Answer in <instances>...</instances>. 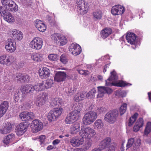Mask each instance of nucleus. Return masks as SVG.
Wrapping results in <instances>:
<instances>
[{
  "instance_id": "obj_24",
  "label": "nucleus",
  "mask_w": 151,
  "mask_h": 151,
  "mask_svg": "<svg viewBox=\"0 0 151 151\" xmlns=\"http://www.w3.org/2000/svg\"><path fill=\"white\" fill-rule=\"evenodd\" d=\"M66 76V74L65 72H58L56 73L54 77V80L58 82L63 81L65 80Z\"/></svg>"
},
{
  "instance_id": "obj_13",
  "label": "nucleus",
  "mask_w": 151,
  "mask_h": 151,
  "mask_svg": "<svg viewBox=\"0 0 151 151\" xmlns=\"http://www.w3.org/2000/svg\"><path fill=\"white\" fill-rule=\"evenodd\" d=\"M27 128L28 126L26 124L20 123L16 127L15 129V132L17 134L18 136L23 135L27 131Z\"/></svg>"
},
{
  "instance_id": "obj_47",
  "label": "nucleus",
  "mask_w": 151,
  "mask_h": 151,
  "mask_svg": "<svg viewBox=\"0 0 151 151\" xmlns=\"http://www.w3.org/2000/svg\"><path fill=\"white\" fill-rule=\"evenodd\" d=\"M135 142V138H131L128 139V142L127 144V149L129 148L132 146L134 147V145Z\"/></svg>"
},
{
  "instance_id": "obj_42",
  "label": "nucleus",
  "mask_w": 151,
  "mask_h": 151,
  "mask_svg": "<svg viewBox=\"0 0 151 151\" xmlns=\"http://www.w3.org/2000/svg\"><path fill=\"white\" fill-rule=\"evenodd\" d=\"M6 59V64L5 65H10L14 62L15 59L14 57L12 56H9L7 57Z\"/></svg>"
},
{
  "instance_id": "obj_39",
  "label": "nucleus",
  "mask_w": 151,
  "mask_h": 151,
  "mask_svg": "<svg viewBox=\"0 0 151 151\" xmlns=\"http://www.w3.org/2000/svg\"><path fill=\"white\" fill-rule=\"evenodd\" d=\"M67 40L65 37L61 36L59 40L57 42V44L59 45L63 46L65 45L67 42Z\"/></svg>"
},
{
  "instance_id": "obj_26",
  "label": "nucleus",
  "mask_w": 151,
  "mask_h": 151,
  "mask_svg": "<svg viewBox=\"0 0 151 151\" xmlns=\"http://www.w3.org/2000/svg\"><path fill=\"white\" fill-rule=\"evenodd\" d=\"M35 25L40 32H43L46 30V26L39 19L35 21Z\"/></svg>"
},
{
  "instance_id": "obj_2",
  "label": "nucleus",
  "mask_w": 151,
  "mask_h": 151,
  "mask_svg": "<svg viewBox=\"0 0 151 151\" xmlns=\"http://www.w3.org/2000/svg\"><path fill=\"white\" fill-rule=\"evenodd\" d=\"M111 75L107 80H106V86H115L119 87H124L127 86H131V83H127L123 81H119L118 83H114L118 79V77L115 71L111 72Z\"/></svg>"
},
{
  "instance_id": "obj_56",
  "label": "nucleus",
  "mask_w": 151,
  "mask_h": 151,
  "mask_svg": "<svg viewBox=\"0 0 151 151\" xmlns=\"http://www.w3.org/2000/svg\"><path fill=\"white\" fill-rule=\"evenodd\" d=\"M115 147V143H113L109 147L108 150L106 151H114Z\"/></svg>"
},
{
  "instance_id": "obj_25",
  "label": "nucleus",
  "mask_w": 151,
  "mask_h": 151,
  "mask_svg": "<svg viewBox=\"0 0 151 151\" xmlns=\"http://www.w3.org/2000/svg\"><path fill=\"white\" fill-rule=\"evenodd\" d=\"M12 126L11 124L9 122L5 123L3 127L0 130V132L2 134H6L9 133L12 130Z\"/></svg>"
},
{
  "instance_id": "obj_19",
  "label": "nucleus",
  "mask_w": 151,
  "mask_h": 151,
  "mask_svg": "<svg viewBox=\"0 0 151 151\" xmlns=\"http://www.w3.org/2000/svg\"><path fill=\"white\" fill-rule=\"evenodd\" d=\"M6 50L9 52H12L16 50V43L12 39H8V42L5 45Z\"/></svg>"
},
{
  "instance_id": "obj_29",
  "label": "nucleus",
  "mask_w": 151,
  "mask_h": 151,
  "mask_svg": "<svg viewBox=\"0 0 151 151\" xmlns=\"http://www.w3.org/2000/svg\"><path fill=\"white\" fill-rule=\"evenodd\" d=\"M8 106L7 101H4L0 105V118L5 113Z\"/></svg>"
},
{
  "instance_id": "obj_58",
  "label": "nucleus",
  "mask_w": 151,
  "mask_h": 151,
  "mask_svg": "<svg viewBox=\"0 0 151 151\" xmlns=\"http://www.w3.org/2000/svg\"><path fill=\"white\" fill-rule=\"evenodd\" d=\"M79 73L82 75H86L88 74V71L86 70H80L78 71Z\"/></svg>"
},
{
  "instance_id": "obj_12",
  "label": "nucleus",
  "mask_w": 151,
  "mask_h": 151,
  "mask_svg": "<svg viewBox=\"0 0 151 151\" xmlns=\"http://www.w3.org/2000/svg\"><path fill=\"white\" fill-rule=\"evenodd\" d=\"M69 51L73 55H79L81 51L80 46L78 44H72L69 47Z\"/></svg>"
},
{
  "instance_id": "obj_38",
  "label": "nucleus",
  "mask_w": 151,
  "mask_h": 151,
  "mask_svg": "<svg viewBox=\"0 0 151 151\" xmlns=\"http://www.w3.org/2000/svg\"><path fill=\"white\" fill-rule=\"evenodd\" d=\"M35 88H36V91H41L46 89L45 87V83L42 82L37 83L35 85Z\"/></svg>"
},
{
  "instance_id": "obj_5",
  "label": "nucleus",
  "mask_w": 151,
  "mask_h": 151,
  "mask_svg": "<svg viewBox=\"0 0 151 151\" xmlns=\"http://www.w3.org/2000/svg\"><path fill=\"white\" fill-rule=\"evenodd\" d=\"M63 109L61 108L54 109L50 110L48 113L47 118L50 122L56 120L61 114Z\"/></svg>"
},
{
  "instance_id": "obj_36",
  "label": "nucleus",
  "mask_w": 151,
  "mask_h": 151,
  "mask_svg": "<svg viewBox=\"0 0 151 151\" xmlns=\"http://www.w3.org/2000/svg\"><path fill=\"white\" fill-rule=\"evenodd\" d=\"M104 126V123L101 119H97L94 124V127L95 128L100 129Z\"/></svg>"
},
{
  "instance_id": "obj_14",
  "label": "nucleus",
  "mask_w": 151,
  "mask_h": 151,
  "mask_svg": "<svg viewBox=\"0 0 151 151\" xmlns=\"http://www.w3.org/2000/svg\"><path fill=\"white\" fill-rule=\"evenodd\" d=\"M77 6L78 9L80 11H82L81 13L84 14L87 13L88 6L85 5L84 1L82 0H78L77 1Z\"/></svg>"
},
{
  "instance_id": "obj_64",
  "label": "nucleus",
  "mask_w": 151,
  "mask_h": 151,
  "mask_svg": "<svg viewBox=\"0 0 151 151\" xmlns=\"http://www.w3.org/2000/svg\"><path fill=\"white\" fill-rule=\"evenodd\" d=\"M97 78L98 80L100 81H102L103 79V77L100 75H98L97 76Z\"/></svg>"
},
{
  "instance_id": "obj_44",
  "label": "nucleus",
  "mask_w": 151,
  "mask_h": 151,
  "mask_svg": "<svg viewBox=\"0 0 151 151\" xmlns=\"http://www.w3.org/2000/svg\"><path fill=\"white\" fill-rule=\"evenodd\" d=\"M85 97L84 94L83 93L76 94L74 98V100L76 102L80 101L84 99Z\"/></svg>"
},
{
  "instance_id": "obj_31",
  "label": "nucleus",
  "mask_w": 151,
  "mask_h": 151,
  "mask_svg": "<svg viewBox=\"0 0 151 151\" xmlns=\"http://www.w3.org/2000/svg\"><path fill=\"white\" fill-rule=\"evenodd\" d=\"M111 33L112 30L110 28H106L101 31V37L104 39H105L111 34Z\"/></svg>"
},
{
  "instance_id": "obj_63",
  "label": "nucleus",
  "mask_w": 151,
  "mask_h": 151,
  "mask_svg": "<svg viewBox=\"0 0 151 151\" xmlns=\"http://www.w3.org/2000/svg\"><path fill=\"white\" fill-rule=\"evenodd\" d=\"M52 21H49V23H50V24L51 25V26H55L56 24V23L54 21H52Z\"/></svg>"
},
{
  "instance_id": "obj_21",
  "label": "nucleus",
  "mask_w": 151,
  "mask_h": 151,
  "mask_svg": "<svg viewBox=\"0 0 151 151\" xmlns=\"http://www.w3.org/2000/svg\"><path fill=\"white\" fill-rule=\"evenodd\" d=\"M113 143H115L116 145V144L115 143H111V139L110 137H107L103 140L99 144V147L100 149L102 150L104 149L106 147H107V150H108V147L111 146Z\"/></svg>"
},
{
  "instance_id": "obj_34",
  "label": "nucleus",
  "mask_w": 151,
  "mask_h": 151,
  "mask_svg": "<svg viewBox=\"0 0 151 151\" xmlns=\"http://www.w3.org/2000/svg\"><path fill=\"white\" fill-rule=\"evenodd\" d=\"M3 17L4 19L8 23H12L14 22V17L9 11L5 13V14Z\"/></svg>"
},
{
  "instance_id": "obj_37",
  "label": "nucleus",
  "mask_w": 151,
  "mask_h": 151,
  "mask_svg": "<svg viewBox=\"0 0 151 151\" xmlns=\"http://www.w3.org/2000/svg\"><path fill=\"white\" fill-rule=\"evenodd\" d=\"M102 15V12L100 10L96 11L93 13L94 19L95 20L101 19Z\"/></svg>"
},
{
  "instance_id": "obj_4",
  "label": "nucleus",
  "mask_w": 151,
  "mask_h": 151,
  "mask_svg": "<svg viewBox=\"0 0 151 151\" xmlns=\"http://www.w3.org/2000/svg\"><path fill=\"white\" fill-rule=\"evenodd\" d=\"M118 115V111L113 110L109 111L106 114L104 119L109 124H113L116 121Z\"/></svg>"
},
{
  "instance_id": "obj_54",
  "label": "nucleus",
  "mask_w": 151,
  "mask_h": 151,
  "mask_svg": "<svg viewBox=\"0 0 151 151\" xmlns=\"http://www.w3.org/2000/svg\"><path fill=\"white\" fill-rule=\"evenodd\" d=\"M7 56V55H4L0 56V63L4 65L6 64V59Z\"/></svg>"
},
{
  "instance_id": "obj_6",
  "label": "nucleus",
  "mask_w": 151,
  "mask_h": 151,
  "mask_svg": "<svg viewBox=\"0 0 151 151\" xmlns=\"http://www.w3.org/2000/svg\"><path fill=\"white\" fill-rule=\"evenodd\" d=\"M1 2L3 5L9 11L14 12L17 11L18 6L12 0H1Z\"/></svg>"
},
{
  "instance_id": "obj_55",
  "label": "nucleus",
  "mask_w": 151,
  "mask_h": 151,
  "mask_svg": "<svg viewBox=\"0 0 151 151\" xmlns=\"http://www.w3.org/2000/svg\"><path fill=\"white\" fill-rule=\"evenodd\" d=\"M8 11L7 9H4L3 7L0 6V14L3 17L5 14V13Z\"/></svg>"
},
{
  "instance_id": "obj_3",
  "label": "nucleus",
  "mask_w": 151,
  "mask_h": 151,
  "mask_svg": "<svg viewBox=\"0 0 151 151\" xmlns=\"http://www.w3.org/2000/svg\"><path fill=\"white\" fill-rule=\"evenodd\" d=\"M97 118V115L96 112L89 111L84 116L83 122L85 125H89L94 122Z\"/></svg>"
},
{
  "instance_id": "obj_61",
  "label": "nucleus",
  "mask_w": 151,
  "mask_h": 151,
  "mask_svg": "<svg viewBox=\"0 0 151 151\" xmlns=\"http://www.w3.org/2000/svg\"><path fill=\"white\" fill-rule=\"evenodd\" d=\"M74 90H73L72 88H70V90H69L68 93V96H71L74 93Z\"/></svg>"
},
{
  "instance_id": "obj_60",
  "label": "nucleus",
  "mask_w": 151,
  "mask_h": 151,
  "mask_svg": "<svg viewBox=\"0 0 151 151\" xmlns=\"http://www.w3.org/2000/svg\"><path fill=\"white\" fill-rule=\"evenodd\" d=\"M60 142V140L58 139H56L54 140L52 142V144L56 145H58Z\"/></svg>"
},
{
  "instance_id": "obj_59",
  "label": "nucleus",
  "mask_w": 151,
  "mask_h": 151,
  "mask_svg": "<svg viewBox=\"0 0 151 151\" xmlns=\"http://www.w3.org/2000/svg\"><path fill=\"white\" fill-rule=\"evenodd\" d=\"M45 138L46 137L45 135H41L40 136V141L42 143H43L44 142Z\"/></svg>"
},
{
  "instance_id": "obj_23",
  "label": "nucleus",
  "mask_w": 151,
  "mask_h": 151,
  "mask_svg": "<svg viewBox=\"0 0 151 151\" xmlns=\"http://www.w3.org/2000/svg\"><path fill=\"white\" fill-rule=\"evenodd\" d=\"M39 74L41 78H46L50 75V70L46 67H43L39 69Z\"/></svg>"
},
{
  "instance_id": "obj_48",
  "label": "nucleus",
  "mask_w": 151,
  "mask_h": 151,
  "mask_svg": "<svg viewBox=\"0 0 151 151\" xmlns=\"http://www.w3.org/2000/svg\"><path fill=\"white\" fill-rule=\"evenodd\" d=\"M24 94L21 92V91L20 92H16V93L14 94V101L16 102H17L18 100L19 99V98L22 97V98H23L22 96Z\"/></svg>"
},
{
  "instance_id": "obj_57",
  "label": "nucleus",
  "mask_w": 151,
  "mask_h": 151,
  "mask_svg": "<svg viewBox=\"0 0 151 151\" xmlns=\"http://www.w3.org/2000/svg\"><path fill=\"white\" fill-rule=\"evenodd\" d=\"M96 112L100 114L104 111V108L101 107H98L96 110Z\"/></svg>"
},
{
  "instance_id": "obj_32",
  "label": "nucleus",
  "mask_w": 151,
  "mask_h": 151,
  "mask_svg": "<svg viewBox=\"0 0 151 151\" xmlns=\"http://www.w3.org/2000/svg\"><path fill=\"white\" fill-rule=\"evenodd\" d=\"M31 58L34 61L40 62L43 60V55L39 53L33 54L31 55Z\"/></svg>"
},
{
  "instance_id": "obj_45",
  "label": "nucleus",
  "mask_w": 151,
  "mask_h": 151,
  "mask_svg": "<svg viewBox=\"0 0 151 151\" xmlns=\"http://www.w3.org/2000/svg\"><path fill=\"white\" fill-rule=\"evenodd\" d=\"M44 83L45 87L46 89H48L52 86L53 83V81L52 79L48 80Z\"/></svg>"
},
{
  "instance_id": "obj_30",
  "label": "nucleus",
  "mask_w": 151,
  "mask_h": 151,
  "mask_svg": "<svg viewBox=\"0 0 151 151\" xmlns=\"http://www.w3.org/2000/svg\"><path fill=\"white\" fill-rule=\"evenodd\" d=\"M63 103V101L60 98H55L53 99L51 103L50 106L52 108L55 106H61Z\"/></svg>"
},
{
  "instance_id": "obj_18",
  "label": "nucleus",
  "mask_w": 151,
  "mask_h": 151,
  "mask_svg": "<svg viewBox=\"0 0 151 151\" xmlns=\"http://www.w3.org/2000/svg\"><path fill=\"white\" fill-rule=\"evenodd\" d=\"M84 141L83 138L82 137H75L70 139V142L73 146L76 147L82 145Z\"/></svg>"
},
{
  "instance_id": "obj_41",
  "label": "nucleus",
  "mask_w": 151,
  "mask_h": 151,
  "mask_svg": "<svg viewBox=\"0 0 151 151\" xmlns=\"http://www.w3.org/2000/svg\"><path fill=\"white\" fill-rule=\"evenodd\" d=\"M61 36L60 34L58 33H54L51 35V39L55 42L57 43Z\"/></svg>"
},
{
  "instance_id": "obj_1",
  "label": "nucleus",
  "mask_w": 151,
  "mask_h": 151,
  "mask_svg": "<svg viewBox=\"0 0 151 151\" xmlns=\"http://www.w3.org/2000/svg\"><path fill=\"white\" fill-rule=\"evenodd\" d=\"M71 107V109L74 110L69 113L65 119V122L68 124L72 123L78 119L79 114L82 108L81 104L78 105L76 103L72 104Z\"/></svg>"
},
{
  "instance_id": "obj_43",
  "label": "nucleus",
  "mask_w": 151,
  "mask_h": 151,
  "mask_svg": "<svg viewBox=\"0 0 151 151\" xmlns=\"http://www.w3.org/2000/svg\"><path fill=\"white\" fill-rule=\"evenodd\" d=\"M151 131V122H148L144 130V133L145 135H147Z\"/></svg>"
},
{
  "instance_id": "obj_50",
  "label": "nucleus",
  "mask_w": 151,
  "mask_h": 151,
  "mask_svg": "<svg viewBox=\"0 0 151 151\" xmlns=\"http://www.w3.org/2000/svg\"><path fill=\"white\" fill-rule=\"evenodd\" d=\"M60 60L63 64H66L67 63L68 59L66 55L62 54L60 58Z\"/></svg>"
},
{
  "instance_id": "obj_28",
  "label": "nucleus",
  "mask_w": 151,
  "mask_h": 151,
  "mask_svg": "<svg viewBox=\"0 0 151 151\" xmlns=\"http://www.w3.org/2000/svg\"><path fill=\"white\" fill-rule=\"evenodd\" d=\"M48 96L46 93H42L39 95L37 97V102L39 104H43L47 100Z\"/></svg>"
},
{
  "instance_id": "obj_49",
  "label": "nucleus",
  "mask_w": 151,
  "mask_h": 151,
  "mask_svg": "<svg viewBox=\"0 0 151 151\" xmlns=\"http://www.w3.org/2000/svg\"><path fill=\"white\" fill-rule=\"evenodd\" d=\"M127 105L126 103L123 104L120 107L119 111L120 114L122 115L126 112Z\"/></svg>"
},
{
  "instance_id": "obj_22",
  "label": "nucleus",
  "mask_w": 151,
  "mask_h": 151,
  "mask_svg": "<svg viewBox=\"0 0 151 151\" xmlns=\"http://www.w3.org/2000/svg\"><path fill=\"white\" fill-rule=\"evenodd\" d=\"M137 36L133 33L129 32L127 33L126 38L127 42L131 45H135L136 43Z\"/></svg>"
},
{
  "instance_id": "obj_62",
  "label": "nucleus",
  "mask_w": 151,
  "mask_h": 151,
  "mask_svg": "<svg viewBox=\"0 0 151 151\" xmlns=\"http://www.w3.org/2000/svg\"><path fill=\"white\" fill-rule=\"evenodd\" d=\"M94 107V105L92 103H89V105L88 106V110L90 111H91Z\"/></svg>"
},
{
  "instance_id": "obj_10",
  "label": "nucleus",
  "mask_w": 151,
  "mask_h": 151,
  "mask_svg": "<svg viewBox=\"0 0 151 151\" xmlns=\"http://www.w3.org/2000/svg\"><path fill=\"white\" fill-rule=\"evenodd\" d=\"M35 90L36 91L35 86H34L31 84H28L23 86L22 87L21 92L24 94L22 97L24 98L27 93H32Z\"/></svg>"
},
{
  "instance_id": "obj_11",
  "label": "nucleus",
  "mask_w": 151,
  "mask_h": 151,
  "mask_svg": "<svg viewBox=\"0 0 151 151\" xmlns=\"http://www.w3.org/2000/svg\"><path fill=\"white\" fill-rule=\"evenodd\" d=\"M15 80L22 82H28L30 77L27 74L22 73H17L13 76Z\"/></svg>"
},
{
  "instance_id": "obj_35",
  "label": "nucleus",
  "mask_w": 151,
  "mask_h": 151,
  "mask_svg": "<svg viewBox=\"0 0 151 151\" xmlns=\"http://www.w3.org/2000/svg\"><path fill=\"white\" fill-rule=\"evenodd\" d=\"M14 137V134H8L4 138L3 140L4 145L6 146V145H7L12 141V139H13Z\"/></svg>"
},
{
  "instance_id": "obj_27",
  "label": "nucleus",
  "mask_w": 151,
  "mask_h": 151,
  "mask_svg": "<svg viewBox=\"0 0 151 151\" xmlns=\"http://www.w3.org/2000/svg\"><path fill=\"white\" fill-rule=\"evenodd\" d=\"M80 124L79 122L73 124L70 127V133L72 134H76L80 131Z\"/></svg>"
},
{
  "instance_id": "obj_20",
  "label": "nucleus",
  "mask_w": 151,
  "mask_h": 151,
  "mask_svg": "<svg viewBox=\"0 0 151 151\" xmlns=\"http://www.w3.org/2000/svg\"><path fill=\"white\" fill-rule=\"evenodd\" d=\"M11 37L15 41H19L23 38V34L20 31L16 29H13L11 32Z\"/></svg>"
},
{
  "instance_id": "obj_17",
  "label": "nucleus",
  "mask_w": 151,
  "mask_h": 151,
  "mask_svg": "<svg viewBox=\"0 0 151 151\" xmlns=\"http://www.w3.org/2000/svg\"><path fill=\"white\" fill-rule=\"evenodd\" d=\"M125 11L124 8L121 5H116L113 6L111 9V13L114 15L122 14Z\"/></svg>"
},
{
  "instance_id": "obj_40",
  "label": "nucleus",
  "mask_w": 151,
  "mask_h": 151,
  "mask_svg": "<svg viewBox=\"0 0 151 151\" xmlns=\"http://www.w3.org/2000/svg\"><path fill=\"white\" fill-rule=\"evenodd\" d=\"M138 115V114L136 113L133 116L129 119L128 125L129 126H131L133 124L134 122L137 117Z\"/></svg>"
},
{
  "instance_id": "obj_53",
  "label": "nucleus",
  "mask_w": 151,
  "mask_h": 151,
  "mask_svg": "<svg viewBox=\"0 0 151 151\" xmlns=\"http://www.w3.org/2000/svg\"><path fill=\"white\" fill-rule=\"evenodd\" d=\"M92 144V140L90 138H88V139L85 145V147L86 149H88L91 146Z\"/></svg>"
},
{
  "instance_id": "obj_7",
  "label": "nucleus",
  "mask_w": 151,
  "mask_h": 151,
  "mask_svg": "<svg viewBox=\"0 0 151 151\" xmlns=\"http://www.w3.org/2000/svg\"><path fill=\"white\" fill-rule=\"evenodd\" d=\"M79 134L82 137L88 138L90 137H94L96 133L93 129L87 127L84 129H81Z\"/></svg>"
},
{
  "instance_id": "obj_8",
  "label": "nucleus",
  "mask_w": 151,
  "mask_h": 151,
  "mask_svg": "<svg viewBox=\"0 0 151 151\" xmlns=\"http://www.w3.org/2000/svg\"><path fill=\"white\" fill-rule=\"evenodd\" d=\"M43 45V41L41 38L35 37L30 42L29 46L31 48L35 50H40Z\"/></svg>"
},
{
  "instance_id": "obj_46",
  "label": "nucleus",
  "mask_w": 151,
  "mask_h": 151,
  "mask_svg": "<svg viewBox=\"0 0 151 151\" xmlns=\"http://www.w3.org/2000/svg\"><path fill=\"white\" fill-rule=\"evenodd\" d=\"M96 93V91L95 88H93L86 95L87 98H91L95 96Z\"/></svg>"
},
{
  "instance_id": "obj_9",
  "label": "nucleus",
  "mask_w": 151,
  "mask_h": 151,
  "mask_svg": "<svg viewBox=\"0 0 151 151\" xmlns=\"http://www.w3.org/2000/svg\"><path fill=\"white\" fill-rule=\"evenodd\" d=\"M31 127L32 132L36 133L42 129L43 124L39 119H35L33 121Z\"/></svg>"
},
{
  "instance_id": "obj_51",
  "label": "nucleus",
  "mask_w": 151,
  "mask_h": 151,
  "mask_svg": "<svg viewBox=\"0 0 151 151\" xmlns=\"http://www.w3.org/2000/svg\"><path fill=\"white\" fill-rule=\"evenodd\" d=\"M141 140L140 139L138 138L135 139V142L134 145L133 150H134L139 147L141 144Z\"/></svg>"
},
{
  "instance_id": "obj_16",
  "label": "nucleus",
  "mask_w": 151,
  "mask_h": 151,
  "mask_svg": "<svg viewBox=\"0 0 151 151\" xmlns=\"http://www.w3.org/2000/svg\"><path fill=\"white\" fill-rule=\"evenodd\" d=\"M112 90L111 88L104 86H100L98 88V94L97 97L101 98L103 96L105 93H111Z\"/></svg>"
},
{
  "instance_id": "obj_33",
  "label": "nucleus",
  "mask_w": 151,
  "mask_h": 151,
  "mask_svg": "<svg viewBox=\"0 0 151 151\" xmlns=\"http://www.w3.org/2000/svg\"><path fill=\"white\" fill-rule=\"evenodd\" d=\"M144 124L143 119L141 118H139L136 122L135 125L134 127L133 131L137 132L138 131L140 128L142 127Z\"/></svg>"
},
{
  "instance_id": "obj_52",
  "label": "nucleus",
  "mask_w": 151,
  "mask_h": 151,
  "mask_svg": "<svg viewBox=\"0 0 151 151\" xmlns=\"http://www.w3.org/2000/svg\"><path fill=\"white\" fill-rule=\"evenodd\" d=\"M48 58L51 60L56 61L58 59V56L57 54H51L49 55Z\"/></svg>"
},
{
  "instance_id": "obj_15",
  "label": "nucleus",
  "mask_w": 151,
  "mask_h": 151,
  "mask_svg": "<svg viewBox=\"0 0 151 151\" xmlns=\"http://www.w3.org/2000/svg\"><path fill=\"white\" fill-rule=\"evenodd\" d=\"M35 116L31 112H24L19 115V117L23 121H31L35 118Z\"/></svg>"
}]
</instances>
